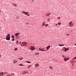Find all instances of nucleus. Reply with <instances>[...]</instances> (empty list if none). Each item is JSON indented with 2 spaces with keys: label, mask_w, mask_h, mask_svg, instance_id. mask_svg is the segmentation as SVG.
I'll use <instances>...</instances> for the list:
<instances>
[{
  "label": "nucleus",
  "mask_w": 76,
  "mask_h": 76,
  "mask_svg": "<svg viewBox=\"0 0 76 76\" xmlns=\"http://www.w3.org/2000/svg\"><path fill=\"white\" fill-rule=\"evenodd\" d=\"M21 12L23 14H24L25 15H27L28 16H30V15L28 14L29 12H26L23 11Z\"/></svg>",
  "instance_id": "f257e3e1"
},
{
  "label": "nucleus",
  "mask_w": 76,
  "mask_h": 76,
  "mask_svg": "<svg viewBox=\"0 0 76 76\" xmlns=\"http://www.w3.org/2000/svg\"><path fill=\"white\" fill-rule=\"evenodd\" d=\"M10 35L8 34L7 36H6V39L7 40H10Z\"/></svg>",
  "instance_id": "f03ea898"
},
{
  "label": "nucleus",
  "mask_w": 76,
  "mask_h": 76,
  "mask_svg": "<svg viewBox=\"0 0 76 76\" xmlns=\"http://www.w3.org/2000/svg\"><path fill=\"white\" fill-rule=\"evenodd\" d=\"M28 43L27 42H23L22 43V44L24 46H25Z\"/></svg>",
  "instance_id": "7ed1b4c3"
},
{
  "label": "nucleus",
  "mask_w": 76,
  "mask_h": 76,
  "mask_svg": "<svg viewBox=\"0 0 76 76\" xmlns=\"http://www.w3.org/2000/svg\"><path fill=\"white\" fill-rule=\"evenodd\" d=\"M30 50H34L35 49V47H33V46H31V48H30Z\"/></svg>",
  "instance_id": "20e7f679"
},
{
  "label": "nucleus",
  "mask_w": 76,
  "mask_h": 76,
  "mask_svg": "<svg viewBox=\"0 0 76 76\" xmlns=\"http://www.w3.org/2000/svg\"><path fill=\"white\" fill-rule=\"evenodd\" d=\"M39 50L42 51H45L46 50L43 49L42 48H39Z\"/></svg>",
  "instance_id": "39448f33"
},
{
  "label": "nucleus",
  "mask_w": 76,
  "mask_h": 76,
  "mask_svg": "<svg viewBox=\"0 0 76 76\" xmlns=\"http://www.w3.org/2000/svg\"><path fill=\"white\" fill-rule=\"evenodd\" d=\"M69 60V58H68L67 59L64 58V61L66 62L67 61H68Z\"/></svg>",
  "instance_id": "423d86ee"
},
{
  "label": "nucleus",
  "mask_w": 76,
  "mask_h": 76,
  "mask_svg": "<svg viewBox=\"0 0 76 76\" xmlns=\"http://www.w3.org/2000/svg\"><path fill=\"white\" fill-rule=\"evenodd\" d=\"M4 76V72H0V76Z\"/></svg>",
  "instance_id": "0eeeda50"
},
{
  "label": "nucleus",
  "mask_w": 76,
  "mask_h": 76,
  "mask_svg": "<svg viewBox=\"0 0 76 76\" xmlns=\"http://www.w3.org/2000/svg\"><path fill=\"white\" fill-rule=\"evenodd\" d=\"M72 22H69V25L70 27H72V25H72Z\"/></svg>",
  "instance_id": "6e6552de"
},
{
  "label": "nucleus",
  "mask_w": 76,
  "mask_h": 76,
  "mask_svg": "<svg viewBox=\"0 0 76 76\" xmlns=\"http://www.w3.org/2000/svg\"><path fill=\"white\" fill-rule=\"evenodd\" d=\"M20 33H16L15 36L16 37L18 36L19 34H20Z\"/></svg>",
  "instance_id": "1a4fd4ad"
},
{
  "label": "nucleus",
  "mask_w": 76,
  "mask_h": 76,
  "mask_svg": "<svg viewBox=\"0 0 76 76\" xmlns=\"http://www.w3.org/2000/svg\"><path fill=\"white\" fill-rule=\"evenodd\" d=\"M50 15H51V13H48L46 14V15L47 17H49V16H50Z\"/></svg>",
  "instance_id": "9d476101"
},
{
  "label": "nucleus",
  "mask_w": 76,
  "mask_h": 76,
  "mask_svg": "<svg viewBox=\"0 0 76 76\" xmlns=\"http://www.w3.org/2000/svg\"><path fill=\"white\" fill-rule=\"evenodd\" d=\"M69 49V48H65V49L64 50V51L65 52H66L67 50H68Z\"/></svg>",
  "instance_id": "9b49d317"
},
{
  "label": "nucleus",
  "mask_w": 76,
  "mask_h": 76,
  "mask_svg": "<svg viewBox=\"0 0 76 76\" xmlns=\"http://www.w3.org/2000/svg\"><path fill=\"white\" fill-rule=\"evenodd\" d=\"M51 47V46L49 45L47 46V47H46V49L47 50H49V48H50Z\"/></svg>",
  "instance_id": "f8f14e48"
},
{
  "label": "nucleus",
  "mask_w": 76,
  "mask_h": 76,
  "mask_svg": "<svg viewBox=\"0 0 76 76\" xmlns=\"http://www.w3.org/2000/svg\"><path fill=\"white\" fill-rule=\"evenodd\" d=\"M39 66V65L38 64H36L35 67H38Z\"/></svg>",
  "instance_id": "ddd939ff"
},
{
  "label": "nucleus",
  "mask_w": 76,
  "mask_h": 76,
  "mask_svg": "<svg viewBox=\"0 0 76 76\" xmlns=\"http://www.w3.org/2000/svg\"><path fill=\"white\" fill-rule=\"evenodd\" d=\"M45 22H43V23H42V26H43L45 25Z\"/></svg>",
  "instance_id": "4468645a"
},
{
  "label": "nucleus",
  "mask_w": 76,
  "mask_h": 76,
  "mask_svg": "<svg viewBox=\"0 0 76 76\" xmlns=\"http://www.w3.org/2000/svg\"><path fill=\"white\" fill-rule=\"evenodd\" d=\"M18 59H19V60H23V58H18Z\"/></svg>",
  "instance_id": "2eb2a0df"
},
{
  "label": "nucleus",
  "mask_w": 76,
  "mask_h": 76,
  "mask_svg": "<svg viewBox=\"0 0 76 76\" xmlns=\"http://www.w3.org/2000/svg\"><path fill=\"white\" fill-rule=\"evenodd\" d=\"M64 45L63 44V45H59V46L60 47H61L62 46H64Z\"/></svg>",
  "instance_id": "dca6fc26"
},
{
  "label": "nucleus",
  "mask_w": 76,
  "mask_h": 76,
  "mask_svg": "<svg viewBox=\"0 0 76 76\" xmlns=\"http://www.w3.org/2000/svg\"><path fill=\"white\" fill-rule=\"evenodd\" d=\"M12 4L13 5H14V6H15L16 7L17 6V5H16V4H15L13 3H12Z\"/></svg>",
  "instance_id": "f3484780"
},
{
  "label": "nucleus",
  "mask_w": 76,
  "mask_h": 76,
  "mask_svg": "<svg viewBox=\"0 0 76 76\" xmlns=\"http://www.w3.org/2000/svg\"><path fill=\"white\" fill-rule=\"evenodd\" d=\"M17 61H13V63H14V64H15V63H17Z\"/></svg>",
  "instance_id": "a211bd4d"
},
{
  "label": "nucleus",
  "mask_w": 76,
  "mask_h": 76,
  "mask_svg": "<svg viewBox=\"0 0 76 76\" xmlns=\"http://www.w3.org/2000/svg\"><path fill=\"white\" fill-rule=\"evenodd\" d=\"M49 68L50 69H53V67L51 66H49Z\"/></svg>",
  "instance_id": "6ab92c4d"
},
{
  "label": "nucleus",
  "mask_w": 76,
  "mask_h": 76,
  "mask_svg": "<svg viewBox=\"0 0 76 76\" xmlns=\"http://www.w3.org/2000/svg\"><path fill=\"white\" fill-rule=\"evenodd\" d=\"M19 66H23V65L22 64H20L19 65Z\"/></svg>",
  "instance_id": "aec40b11"
},
{
  "label": "nucleus",
  "mask_w": 76,
  "mask_h": 76,
  "mask_svg": "<svg viewBox=\"0 0 76 76\" xmlns=\"http://www.w3.org/2000/svg\"><path fill=\"white\" fill-rule=\"evenodd\" d=\"M11 37L12 38L14 39V38H15V36L13 35H12Z\"/></svg>",
  "instance_id": "412c9836"
},
{
  "label": "nucleus",
  "mask_w": 76,
  "mask_h": 76,
  "mask_svg": "<svg viewBox=\"0 0 76 76\" xmlns=\"http://www.w3.org/2000/svg\"><path fill=\"white\" fill-rule=\"evenodd\" d=\"M26 62L27 63L30 64L31 62L29 61H26Z\"/></svg>",
  "instance_id": "4be33fe9"
},
{
  "label": "nucleus",
  "mask_w": 76,
  "mask_h": 76,
  "mask_svg": "<svg viewBox=\"0 0 76 76\" xmlns=\"http://www.w3.org/2000/svg\"><path fill=\"white\" fill-rule=\"evenodd\" d=\"M39 54V53H36L35 54H34V55H38Z\"/></svg>",
  "instance_id": "5701e85b"
},
{
  "label": "nucleus",
  "mask_w": 76,
  "mask_h": 76,
  "mask_svg": "<svg viewBox=\"0 0 76 76\" xmlns=\"http://www.w3.org/2000/svg\"><path fill=\"white\" fill-rule=\"evenodd\" d=\"M18 49H17V48H15V49H14V50L16 51Z\"/></svg>",
  "instance_id": "b1692460"
},
{
  "label": "nucleus",
  "mask_w": 76,
  "mask_h": 76,
  "mask_svg": "<svg viewBox=\"0 0 76 76\" xmlns=\"http://www.w3.org/2000/svg\"><path fill=\"white\" fill-rule=\"evenodd\" d=\"M44 26H48V24H46L45 25H44Z\"/></svg>",
  "instance_id": "393cba45"
},
{
  "label": "nucleus",
  "mask_w": 76,
  "mask_h": 76,
  "mask_svg": "<svg viewBox=\"0 0 76 76\" xmlns=\"http://www.w3.org/2000/svg\"><path fill=\"white\" fill-rule=\"evenodd\" d=\"M61 22L58 23V25H61Z\"/></svg>",
  "instance_id": "a878e982"
},
{
  "label": "nucleus",
  "mask_w": 76,
  "mask_h": 76,
  "mask_svg": "<svg viewBox=\"0 0 76 76\" xmlns=\"http://www.w3.org/2000/svg\"><path fill=\"white\" fill-rule=\"evenodd\" d=\"M18 43H19V41H18V40L16 41V44H18Z\"/></svg>",
  "instance_id": "bb28decb"
},
{
  "label": "nucleus",
  "mask_w": 76,
  "mask_h": 76,
  "mask_svg": "<svg viewBox=\"0 0 76 76\" xmlns=\"http://www.w3.org/2000/svg\"><path fill=\"white\" fill-rule=\"evenodd\" d=\"M70 35L69 34H66V35L67 36H69Z\"/></svg>",
  "instance_id": "cd10ccee"
},
{
  "label": "nucleus",
  "mask_w": 76,
  "mask_h": 76,
  "mask_svg": "<svg viewBox=\"0 0 76 76\" xmlns=\"http://www.w3.org/2000/svg\"><path fill=\"white\" fill-rule=\"evenodd\" d=\"M30 67H31V66L30 65L29 66H28V68H30Z\"/></svg>",
  "instance_id": "c85d7f7f"
},
{
  "label": "nucleus",
  "mask_w": 76,
  "mask_h": 76,
  "mask_svg": "<svg viewBox=\"0 0 76 76\" xmlns=\"http://www.w3.org/2000/svg\"><path fill=\"white\" fill-rule=\"evenodd\" d=\"M60 17H57V19H60Z\"/></svg>",
  "instance_id": "c756f323"
},
{
  "label": "nucleus",
  "mask_w": 76,
  "mask_h": 76,
  "mask_svg": "<svg viewBox=\"0 0 76 76\" xmlns=\"http://www.w3.org/2000/svg\"><path fill=\"white\" fill-rule=\"evenodd\" d=\"M15 39L14 38H13L12 39V41H15Z\"/></svg>",
  "instance_id": "7c9ffc66"
},
{
  "label": "nucleus",
  "mask_w": 76,
  "mask_h": 76,
  "mask_svg": "<svg viewBox=\"0 0 76 76\" xmlns=\"http://www.w3.org/2000/svg\"><path fill=\"white\" fill-rule=\"evenodd\" d=\"M49 20H50V19H48V20H47L49 22Z\"/></svg>",
  "instance_id": "2f4dec72"
},
{
  "label": "nucleus",
  "mask_w": 76,
  "mask_h": 76,
  "mask_svg": "<svg viewBox=\"0 0 76 76\" xmlns=\"http://www.w3.org/2000/svg\"><path fill=\"white\" fill-rule=\"evenodd\" d=\"M65 48H62V50H64Z\"/></svg>",
  "instance_id": "473e14b6"
},
{
  "label": "nucleus",
  "mask_w": 76,
  "mask_h": 76,
  "mask_svg": "<svg viewBox=\"0 0 76 76\" xmlns=\"http://www.w3.org/2000/svg\"><path fill=\"white\" fill-rule=\"evenodd\" d=\"M76 59V57H75V58H73V60L74 59Z\"/></svg>",
  "instance_id": "72a5a7b5"
},
{
  "label": "nucleus",
  "mask_w": 76,
  "mask_h": 76,
  "mask_svg": "<svg viewBox=\"0 0 76 76\" xmlns=\"http://www.w3.org/2000/svg\"><path fill=\"white\" fill-rule=\"evenodd\" d=\"M16 18L17 19H19V17L16 16Z\"/></svg>",
  "instance_id": "f704fd0d"
},
{
  "label": "nucleus",
  "mask_w": 76,
  "mask_h": 76,
  "mask_svg": "<svg viewBox=\"0 0 76 76\" xmlns=\"http://www.w3.org/2000/svg\"><path fill=\"white\" fill-rule=\"evenodd\" d=\"M62 57H64V58L65 57H65V56H64V55H62Z\"/></svg>",
  "instance_id": "c9c22d12"
},
{
  "label": "nucleus",
  "mask_w": 76,
  "mask_h": 76,
  "mask_svg": "<svg viewBox=\"0 0 76 76\" xmlns=\"http://www.w3.org/2000/svg\"><path fill=\"white\" fill-rule=\"evenodd\" d=\"M71 25H72V26L73 25V24H71Z\"/></svg>",
  "instance_id": "e433bc0d"
},
{
  "label": "nucleus",
  "mask_w": 76,
  "mask_h": 76,
  "mask_svg": "<svg viewBox=\"0 0 76 76\" xmlns=\"http://www.w3.org/2000/svg\"><path fill=\"white\" fill-rule=\"evenodd\" d=\"M7 76H11V75H7Z\"/></svg>",
  "instance_id": "4c0bfd02"
},
{
  "label": "nucleus",
  "mask_w": 76,
  "mask_h": 76,
  "mask_svg": "<svg viewBox=\"0 0 76 76\" xmlns=\"http://www.w3.org/2000/svg\"><path fill=\"white\" fill-rule=\"evenodd\" d=\"M11 75H12L13 76H14V74H11Z\"/></svg>",
  "instance_id": "58836bf2"
},
{
  "label": "nucleus",
  "mask_w": 76,
  "mask_h": 76,
  "mask_svg": "<svg viewBox=\"0 0 76 76\" xmlns=\"http://www.w3.org/2000/svg\"><path fill=\"white\" fill-rule=\"evenodd\" d=\"M56 26H58V24H56Z\"/></svg>",
  "instance_id": "ea45409f"
},
{
  "label": "nucleus",
  "mask_w": 76,
  "mask_h": 76,
  "mask_svg": "<svg viewBox=\"0 0 76 76\" xmlns=\"http://www.w3.org/2000/svg\"><path fill=\"white\" fill-rule=\"evenodd\" d=\"M19 43L20 44H21V42H19Z\"/></svg>",
  "instance_id": "a19ab883"
},
{
  "label": "nucleus",
  "mask_w": 76,
  "mask_h": 76,
  "mask_svg": "<svg viewBox=\"0 0 76 76\" xmlns=\"http://www.w3.org/2000/svg\"><path fill=\"white\" fill-rule=\"evenodd\" d=\"M75 45L76 46V44H75Z\"/></svg>",
  "instance_id": "79ce46f5"
},
{
  "label": "nucleus",
  "mask_w": 76,
  "mask_h": 76,
  "mask_svg": "<svg viewBox=\"0 0 76 76\" xmlns=\"http://www.w3.org/2000/svg\"><path fill=\"white\" fill-rule=\"evenodd\" d=\"M0 57H1V55H0Z\"/></svg>",
  "instance_id": "37998d69"
},
{
  "label": "nucleus",
  "mask_w": 76,
  "mask_h": 76,
  "mask_svg": "<svg viewBox=\"0 0 76 76\" xmlns=\"http://www.w3.org/2000/svg\"><path fill=\"white\" fill-rule=\"evenodd\" d=\"M72 65H74V64H72Z\"/></svg>",
  "instance_id": "c03bdc74"
},
{
  "label": "nucleus",
  "mask_w": 76,
  "mask_h": 76,
  "mask_svg": "<svg viewBox=\"0 0 76 76\" xmlns=\"http://www.w3.org/2000/svg\"><path fill=\"white\" fill-rule=\"evenodd\" d=\"M1 11L0 10V13H1Z\"/></svg>",
  "instance_id": "a18cd8bd"
},
{
  "label": "nucleus",
  "mask_w": 76,
  "mask_h": 76,
  "mask_svg": "<svg viewBox=\"0 0 76 76\" xmlns=\"http://www.w3.org/2000/svg\"><path fill=\"white\" fill-rule=\"evenodd\" d=\"M23 74L24 75V74H25V73H23Z\"/></svg>",
  "instance_id": "49530a36"
},
{
  "label": "nucleus",
  "mask_w": 76,
  "mask_h": 76,
  "mask_svg": "<svg viewBox=\"0 0 76 76\" xmlns=\"http://www.w3.org/2000/svg\"><path fill=\"white\" fill-rule=\"evenodd\" d=\"M5 73H4V74H5Z\"/></svg>",
  "instance_id": "de8ad7c7"
}]
</instances>
